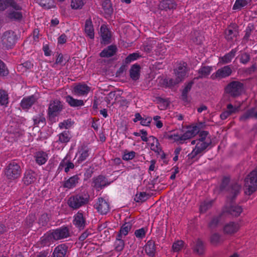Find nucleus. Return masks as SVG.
I'll return each mask as SVG.
<instances>
[{
    "mask_svg": "<svg viewBox=\"0 0 257 257\" xmlns=\"http://www.w3.org/2000/svg\"><path fill=\"white\" fill-rule=\"evenodd\" d=\"M200 128L198 125H194L188 127L187 130L182 135V140L183 143L186 140L191 139L198 134Z\"/></svg>",
    "mask_w": 257,
    "mask_h": 257,
    "instance_id": "nucleus-13",
    "label": "nucleus"
},
{
    "mask_svg": "<svg viewBox=\"0 0 257 257\" xmlns=\"http://www.w3.org/2000/svg\"><path fill=\"white\" fill-rule=\"evenodd\" d=\"M124 238L116 235L115 241L114 242V246L115 249L117 251L122 250L124 247V241L123 239Z\"/></svg>",
    "mask_w": 257,
    "mask_h": 257,
    "instance_id": "nucleus-44",
    "label": "nucleus"
},
{
    "mask_svg": "<svg viewBox=\"0 0 257 257\" xmlns=\"http://www.w3.org/2000/svg\"><path fill=\"white\" fill-rule=\"evenodd\" d=\"M73 224L79 230H82L85 228L86 221L82 211L79 210L74 215Z\"/></svg>",
    "mask_w": 257,
    "mask_h": 257,
    "instance_id": "nucleus-9",
    "label": "nucleus"
},
{
    "mask_svg": "<svg viewBox=\"0 0 257 257\" xmlns=\"http://www.w3.org/2000/svg\"><path fill=\"white\" fill-rule=\"evenodd\" d=\"M64 168V171L66 173L69 171L70 169H72L74 168V164L68 160L67 158H65L60 163L59 169L62 170Z\"/></svg>",
    "mask_w": 257,
    "mask_h": 257,
    "instance_id": "nucleus-37",
    "label": "nucleus"
},
{
    "mask_svg": "<svg viewBox=\"0 0 257 257\" xmlns=\"http://www.w3.org/2000/svg\"><path fill=\"white\" fill-rule=\"evenodd\" d=\"M51 232L55 240L63 239L70 236L69 230L66 226H62L53 230Z\"/></svg>",
    "mask_w": 257,
    "mask_h": 257,
    "instance_id": "nucleus-11",
    "label": "nucleus"
},
{
    "mask_svg": "<svg viewBox=\"0 0 257 257\" xmlns=\"http://www.w3.org/2000/svg\"><path fill=\"white\" fill-rule=\"evenodd\" d=\"M250 60V56L246 53H243L240 55V62L242 64H246Z\"/></svg>",
    "mask_w": 257,
    "mask_h": 257,
    "instance_id": "nucleus-62",
    "label": "nucleus"
},
{
    "mask_svg": "<svg viewBox=\"0 0 257 257\" xmlns=\"http://www.w3.org/2000/svg\"><path fill=\"white\" fill-rule=\"evenodd\" d=\"M35 157L36 163L40 165L44 164L48 159L47 153L44 152L36 153Z\"/></svg>",
    "mask_w": 257,
    "mask_h": 257,
    "instance_id": "nucleus-36",
    "label": "nucleus"
},
{
    "mask_svg": "<svg viewBox=\"0 0 257 257\" xmlns=\"http://www.w3.org/2000/svg\"><path fill=\"white\" fill-rule=\"evenodd\" d=\"M37 179V174L32 170H28L25 172L22 181L26 185H29L35 183Z\"/></svg>",
    "mask_w": 257,
    "mask_h": 257,
    "instance_id": "nucleus-16",
    "label": "nucleus"
},
{
    "mask_svg": "<svg viewBox=\"0 0 257 257\" xmlns=\"http://www.w3.org/2000/svg\"><path fill=\"white\" fill-rule=\"evenodd\" d=\"M146 232L147 230L145 228H141L135 231V235L137 238L142 239L145 236Z\"/></svg>",
    "mask_w": 257,
    "mask_h": 257,
    "instance_id": "nucleus-57",
    "label": "nucleus"
},
{
    "mask_svg": "<svg viewBox=\"0 0 257 257\" xmlns=\"http://www.w3.org/2000/svg\"><path fill=\"white\" fill-rule=\"evenodd\" d=\"M149 198V195L146 192H140L137 193L135 197L134 200L137 202H143Z\"/></svg>",
    "mask_w": 257,
    "mask_h": 257,
    "instance_id": "nucleus-49",
    "label": "nucleus"
},
{
    "mask_svg": "<svg viewBox=\"0 0 257 257\" xmlns=\"http://www.w3.org/2000/svg\"><path fill=\"white\" fill-rule=\"evenodd\" d=\"M159 108L161 110H165L167 108L170 104V101L168 99L163 98L161 97L158 98Z\"/></svg>",
    "mask_w": 257,
    "mask_h": 257,
    "instance_id": "nucleus-50",
    "label": "nucleus"
},
{
    "mask_svg": "<svg viewBox=\"0 0 257 257\" xmlns=\"http://www.w3.org/2000/svg\"><path fill=\"white\" fill-rule=\"evenodd\" d=\"M12 9L9 11L7 13V17L12 20H21L23 17L22 13L21 12L22 10V7L19 10L12 8Z\"/></svg>",
    "mask_w": 257,
    "mask_h": 257,
    "instance_id": "nucleus-24",
    "label": "nucleus"
},
{
    "mask_svg": "<svg viewBox=\"0 0 257 257\" xmlns=\"http://www.w3.org/2000/svg\"><path fill=\"white\" fill-rule=\"evenodd\" d=\"M94 207L98 213L102 215L106 214L110 210L109 203L102 198H98Z\"/></svg>",
    "mask_w": 257,
    "mask_h": 257,
    "instance_id": "nucleus-10",
    "label": "nucleus"
},
{
    "mask_svg": "<svg viewBox=\"0 0 257 257\" xmlns=\"http://www.w3.org/2000/svg\"><path fill=\"white\" fill-rule=\"evenodd\" d=\"M243 84L240 82L234 81L229 83L225 88L226 93L232 96L239 95L242 92Z\"/></svg>",
    "mask_w": 257,
    "mask_h": 257,
    "instance_id": "nucleus-6",
    "label": "nucleus"
},
{
    "mask_svg": "<svg viewBox=\"0 0 257 257\" xmlns=\"http://www.w3.org/2000/svg\"><path fill=\"white\" fill-rule=\"evenodd\" d=\"M225 38L227 40H231L236 36V32L231 29H227L225 31Z\"/></svg>",
    "mask_w": 257,
    "mask_h": 257,
    "instance_id": "nucleus-59",
    "label": "nucleus"
},
{
    "mask_svg": "<svg viewBox=\"0 0 257 257\" xmlns=\"http://www.w3.org/2000/svg\"><path fill=\"white\" fill-rule=\"evenodd\" d=\"M132 225L130 222H126L123 224L121 227L117 235L125 238V236L128 234V232L131 230Z\"/></svg>",
    "mask_w": 257,
    "mask_h": 257,
    "instance_id": "nucleus-39",
    "label": "nucleus"
},
{
    "mask_svg": "<svg viewBox=\"0 0 257 257\" xmlns=\"http://www.w3.org/2000/svg\"><path fill=\"white\" fill-rule=\"evenodd\" d=\"M253 29V27L251 25H248L245 30V34L243 39L247 40L251 35V32Z\"/></svg>",
    "mask_w": 257,
    "mask_h": 257,
    "instance_id": "nucleus-63",
    "label": "nucleus"
},
{
    "mask_svg": "<svg viewBox=\"0 0 257 257\" xmlns=\"http://www.w3.org/2000/svg\"><path fill=\"white\" fill-rule=\"evenodd\" d=\"M251 118H257V108L249 109L240 117L241 121H245Z\"/></svg>",
    "mask_w": 257,
    "mask_h": 257,
    "instance_id": "nucleus-33",
    "label": "nucleus"
},
{
    "mask_svg": "<svg viewBox=\"0 0 257 257\" xmlns=\"http://www.w3.org/2000/svg\"><path fill=\"white\" fill-rule=\"evenodd\" d=\"M65 100L69 105L72 107H78L84 105V103L82 100L75 99L70 95L66 96L65 97Z\"/></svg>",
    "mask_w": 257,
    "mask_h": 257,
    "instance_id": "nucleus-34",
    "label": "nucleus"
},
{
    "mask_svg": "<svg viewBox=\"0 0 257 257\" xmlns=\"http://www.w3.org/2000/svg\"><path fill=\"white\" fill-rule=\"evenodd\" d=\"M9 7L17 10L21 9V6L14 0H0V10L4 11Z\"/></svg>",
    "mask_w": 257,
    "mask_h": 257,
    "instance_id": "nucleus-21",
    "label": "nucleus"
},
{
    "mask_svg": "<svg viewBox=\"0 0 257 257\" xmlns=\"http://www.w3.org/2000/svg\"><path fill=\"white\" fill-rule=\"evenodd\" d=\"M194 83L193 81H190L187 83L183 90L182 96L183 99H186L187 97V94L190 91L192 86Z\"/></svg>",
    "mask_w": 257,
    "mask_h": 257,
    "instance_id": "nucleus-51",
    "label": "nucleus"
},
{
    "mask_svg": "<svg viewBox=\"0 0 257 257\" xmlns=\"http://www.w3.org/2000/svg\"><path fill=\"white\" fill-rule=\"evenodd\" d=\"M212 201H204L202 203L200 206V211L205 212L212 206Z\"/></svg>",
    "mask_w": 257,
    "mask_h": 257,
    "instance_id": "nucleus-54",
    "label": "nucleus"
},
{
    "mask_svg": "<svg viewBox=\"0 0 257 257\" xmlns=\"http://www.w3.org/2000/svg\"><path fill=\"white\" fill-rule=\"evenodd\" d=\"M73 123L71 120L67 119L59 123V126L61 129H68L72 125Z\"/></svg>",
    "mask_w": 257,
    "mask_h": 257,
    "instance_id": "nucleus-60",
    "label": "nucleus"
},
{
    "mask_svg": "<svg viewBox=\"0 0 257 257\" xmlns=\"http://www.w3.org/2000/svg\"><path fill=\"white\" fill-rule=\"evenodd\" d=\"M91 90V87L84 83H79L75 85L72 90V93L78 96L87 95Z\"/></svg>",
    "mask_w": 257,
    "mask_h": 257,
    "instance_id": "nucleus-12",
    "label": "nucleus"
},
{
    "mask_svg": "<svg viewBox=\"0 0 257 257\" xmlns=\"http://www.w3.org/2000/svg\"><path fill=\"white\" fill-rule=\"evenodd\" d=\"M84 32L86 35L91 39L94 38V30L91 18L87 19L85 23Z\"/></svg>",
    "mask_w": 257,
    "mask_h": 257,
    "instance_id": "nucleus-22",
    "label": "nucleus"
},
{
    "mask_svg": "<svg viewBox=\"0 0 257 257\" xmlns=\"http://www.w3.org/2000/svg\"><path fill=\"white\" fill-rule=\"evenodd\" d=\"M66 61H67L64 59L63 55H62L61 54H60L58 55V56L56 59V62L54 65L59 64V65H61V66H63L65 65V64L66 63Z\"/></svg>",
    "mask_w": 257,
    "mask_h": 257,
    "instance_id": "nucleus-61",
    "label": "nucleus"
},
{
    "mask_svg": "<svg viewBox=\"0 0 257 257\" xmlns=\"http://www.w3.org/2000/svg\"><path fill=\"white\" fill-rule=\"evenodd\" d=\"M189 70L190 68L186 62L180 63L174 70L176 76L175 79H170L167 82L168 86L169 87L174 86L183 81L188 76Z\"/></svg>",
    "mask_w": 257,
    "mask_h": 257,
    "instance_id": "nucleus-3",
    "label": "nucleus"
},
{
    "mask_svg": "<svg viewBox=\"0 0 257 257\" xmlns=\"http://www.w3.org/2000/svg\"><path fill=\"white\" fill-rule=\"evenodd\" d=\"M101 5L104 16L106 18L109 19L113 12L111 2L109 0H104Z\"/></svg>",
    "mask_w": 257,
    "mask_h": 257,
    "instance_id": "nucleus-20",
    "label": "nucleus"
},
{
    "mask_svg": "<svg viewBox=\"0 0 257 257\" xmlns=\"http://www.w3.org/2000/svg\"><path fill=\"white\" fill-rule=\"evenodd\" d=\"M252 0H236L232 7V10H240L241 9L250 5Z\"/></svg>",
    "mask_w": 257,
    "mask_h": 257,
    "instance_id": "nucleus-38",
    "label": "nucleus"
},
{
    "mask_svg": "<svg viewBox=\"0 0 257 257\" xmlns=\"http://www.w3.org/2000/svg\"><path fill=\"white\" fill-rule=\"evenodd\" d=\"M237 51V48L232 49L229 53L226 54L224 56L219 58L220 62L222 64H227L230 63L233 58L235 56Z\"/></svg>",
    "mask_w": 257,
    "mask_h": 257,
    "instance_id": "nucleus-32",
    "label": "nucleus"
},
{
    "mask_svg": "<svg viewBox=\"0 0 257 257\" xmlns=\"http://www.w3.org/2000/svg\"><path fill=\"white\" fill-rule=\"evenodd\" d=\"M90 196L87 192L71 196L68 199L67 204L73 210H77L86 205L89 201Z\"/></svg>",
    "mask_w": 257,
    "mask_h": 257,
    "instance_id": "nucleus-4",
    "label": "nucleus"
},
{
    "mask_svg": "<svg viewBox=\"0 0 257 257\" xmlns=\"http://www.w3.org/2000/svg\"><path fill=\"white\" fill-rule=\"evenodd\" d=\"M58 140L56 142L62 144H66L70 140V135L69 131H65L58 135Z\"/></svg>",
    "mask_w": 257,
    "mask_h": 257,
    "instance_id": "nucleus-40",
    "label": "nucleus"
},
{
    "mask_svg": "<svg viewBox=\"0 0 257 257\" xmlns=\"http://www.w3.org/2000/svg\"><path fill=\"white\" fill-rule=\"evenodd\" d=\"M55 239L53 238L52 232L47 233L43 236L40 240V243L43 246H49L53 244Z\"/></svg>",
    "mask_w": 257,
    "mask_h": 257,
    "instance_id": "nucleus-27",
    "label": "nucleus"
},
{
    "mask_svg": "<svg viewBox=\"0 0 257 257\" xmlns=\"http://www.w3.org/2000/svg\"><path fill=\"white\" fill-rule=\"evenodd\" d=\"M240 110V105L233 106L232 104L229 103L226 106V110L223 111L220 116L221 119H225L229 116L236 113Z\"/></svg>",
    "mask_w": 257,
    "mask_h": 257,
    "instance_id": "nucleus-14",
    "label": "nucleus"
},
{
    "mask_svg": "<svg viewBox=\"0 0 257 257\" xmlns=\"http://www.w3.org/2000/svg\"><path fill=\"white\" fill-rule=\"evenodd\" d=\"M37 2L39 5L47 9L53 8L54 4L53 0H37Z\"/></svg>",
    "mask_w": 257,
    "mask_h": 257,
    "instance_id": "nucleus-47",
    "label": "nucleus"
},
{
    "mask_svg": "<svg viewBox=\"0 0 257 257\" xmlns=\"http://www.w3.org/2000/svg\"><path fill=\"white\" fill-rule=\"evenodd\" d=\"M147 143L150 146L151 150L158 153H159L160 152H161L162 150L160 147L158 140L154 136H150L149 140Z\"/></svg>",
    "mask_w": 257,
    "mask_h": 257,
    "instance_id": "nucleus-25",
    "label": "nucleus"
},
{
    "mask_svg": "<svg viewBox=\"0 0 257 257\" xmlns=\"http://www.w3.org/2000/svg\"><path fill=\"white\" fill-rule=\"evenodd\" d=\"M21 169L20 165L15 162L10 163L5 169V175L8 179L14 180L20 176Z\"/></svg>",
    "mask_w": 257,
    "mask_h": 257,
    "instance_id": "nucleus-5",
    "label": "nucleus"
},
{
    "mask_svg": "<svg viewBox=\"0 0 257 257\" xmlns=\"http://www.w3.org/2000/svg\"><path fill=\"white\" fill-rule=\"evenodd\" d=\"M36 101V98L33 95L24 97L21 102V106L23 109H28L34 104Z\"/></svg>",
    "mask_w": 257,
    "mask_h": 257,
    "instance_id": "nucleus-26",
    "label": "nucleus"
},
{
    "mask_svg": "<svg viewBox=\"0 0 257 257\" xmlns=\"http://www.w3.org/2000/svg\"><path fill=\"white\" fill-rule=\"evenodd\" d=\"M240 225L238 223L230 222L225 224L223 227V232L226 234H232L236 233L239 229Z\"/></svg>",
    "mask_w": 257,
    "mask_h": 257,
    "instance_id": "nucleus-17",
    "label": "nucleus"
},
{
    "mask_svg": "<svg viewBox=\"0 0 257 257\" xmlns=\"http://www.w3.org/2000/svg\"><path fill=\"white\" fill-rule=\"evenodd\" d=\"M16 36L12 31L5 32L1 38V43L3 47L7 49L11 48L15 44Z\"/></svg>",
    "mask_w": 257,
    "mask_h": 257,
    "instance_id": "nucleus-7",
    "label": "nucleus"
},
{
    "mask_svg": "<svg viewBox=\"0 0 257 257\" xmlns=\"http://www.w3.org/2000/svg\"><path fill=\"white\" fill-rule=\"evenodd\" d=\"M184 242L182 240H177L172 245V249L175 252L180 251L183 247Z\"/></svg>",
    "mask_w": 257,
    "mask_h": 257,
    "instance_id": "nucleus-56",
    "label": "nucleus"
},
{
    "mask_svg": "<svg viewBox=\"0 0 257 257\" xmlns=\"http://www.w3.org/2000/svg\"><path fill=\"white\" fill-rule=\"evenodd\" d=\"M84 5V3L82 0L72 1L71 3V7L73 9H81Z\"/></svg>",
    "mask_w": 257,
    "mask_h": 257,
    "instance_id": "nucleus-55",
    "label": "nucleus"
},
{
    "mask_svg": "<svg viewBox=\"0 0 257 257\" xmlns=\"http://www.w3.org/2000/svg\"><path fill=\"white\" fill-rule=\"evenodd\" d=\"M68 251V246L65 243L57 246L54 249L52 257H65Z\"/></svg>",
    "mask_w": 257,
    "mask_h": 257,
    "instance_id": "nucleus-19",
    "label": "nucleus"
},
{
    "mask_svg": "<svg viewBox=\"0 0 257 257\" xmlns=\"http://www.w3.org/2000/svg\"><path fill=\"white\" fill-rule=\"evenodd\" d=\"M8 103V95L4 90H0V105H4Z\"/></svg>",
    "mask_w": 257,
    "mask_h": 257,
    "instance_id": "nucleus-52",
    "label": "nucleus"
},
{
    "mask_svg": "<svg viewBox=\"0 0 257 257\" xmlns=\"http://www.w3.org/2000/svg\"><path fill=\"white\" fill-rule=\"evenodd\" d=\"M48 221V218L46 214H43L41 216L39 219V223L42 226H45L46 225Z\"/></svg>",
    "mask_w": 257,
    "mask_h": 257,
    "instance_id": "nucleus-64",
    "label": "nucleus"
},
{
    "mask_svg": "<svg viewBox=\"0 0 257 257\" xmlns=\"http://www.w3.org/2000/svg\"><path fill=\"white\" fill-rule=\"evenodd\" d=\"M146 254L150 257H154L156 253L155 242L153 240H149L144 247Z\"/></svg>",
    "mask_w": 257,
    "mask_h": 257,
    "instance_id": "nucleus-28",
    "label": "nucleus"
},
{
    "mask_svg": "<svg viewBox=\"0 0 257 257\" xmlns=\"http://www.w3.org/2000/svg\"><path fill=\"white\" fill-rule=\"evenodd\" d=\"M34 124L36 126H44L46 124V119L43 114H38L33 117Z\"/></svg>",
    "mask_w": 257,
    "mask_h": 257,
    "instance_id": "nucleus-41",
    "label": "nucleus"
},
{
    "mask_svg": "<svg viewBox=\"0 0 257 257\" xmlns=\"http://www.w3.org/2000/svg\"><path fill=\"white\" fill-rule=\"evenodd\" d=\"M78 157L77 160L78 163L80 164L86 160L89 155V149L86 146H82L79 150Z\"/></svg>",
    "mask_w": 257,
    "mask_h": 257,
    "instance_id": "nucleus-23",
    "label": "nucleus"
},
{
    "mask_svg": "<svg viewBox=\"0 0 257 257\" xmlns=\"http://www.w3.org/2000/svg\"><path fill=\"white\" fill-rule=\"evenodd\" d=\"M140 67L139 65H134L130 69V76L134 80H138L140 77Z\"/></svg>",
    "mask_w": 257,
    "mask_h": 257,
    "instance_id": "nucleus-45",
    "label": "nucleus"
},
{
    "mask_svg": "<svg viewBox=\"0 0 257 257\" xmlns=\"http://www.w3.org/2000/svg\"><path fill=\"white\" fill-rule=\"evenodd\" d=\"M79 179L78 175H74L65 181L63 186L68 189L73 188L78 183Z\"/></svg>",
    "mask_w": 257,
    "mask_h": 257,
    "instance_id": "nucleus-30",
    "label": "nucleus"
},
{
    "mask_svg": "<svg viewBox=\"0 0 257 257\" xmlns=\"http://www.w3.org/2000/svg\"><path fill=\"white\" fill-rule=\"evenodd\" d=\"M223 241L221 235L217 233H214L211 235L210 237L211 243L214 245H217Z\"/></svg>",
    "mask_w": 257,
    "mask_h": 257,
    "instance_id": "nucleus-46",
    "label": "nucleus"
},
{
    "mask_svg": "<svg viewBox=\"0 0 257 257\" xmlns=\"http://www.w3.org/2000/svg\"><path fill=\"white\" fill-rule=\"evenodd\" d=\"M198 139L191 141V145H195V148L192 152L188 154L189 159H193L197 156H201L206 151L207 148L212 143L210 137L207 131H201L199 134Z\"/></svg>",
    "mask_w": 257,
    "mask_h": 257,
    "instance_id": "nucleus-2",
    "label": "nucleus"
},
{
    "mask_svg": "<svg viewBox=\"0 0 257 257\" xmlns=\"http://www.w3.org/2000/svg\"><path fill=\"white\" fill-rule=\"evenodd\" d=\"M167 138L174 142H179V144H183L182 140V134L178 133H173L167 136Z\"/></svg>",
    "mask_w": 257,
    "mask_h": 257,
    "instance_id": "nucleus-48",
    "label": "nucleus"
},
{
    "mask_svg": "<svg viewBox=\"0 0 257 257\" xmlns=\"http://www.w3.org/2000/svg\"><path fill=\"white\" fill-rule=\"evenodd\" d=\"M9 71L5 63L0 59V76H4L8 74Z\"/></svg>",
    "mask_w": 257,
    "mask_h": 257,
    "instance_id": "nucleus-58",
    "label": "nucleus"
},
{
    "mask_svg": "<svg viewBox=\"0 0 257 257\" xmlns=\"http://www.w3.org/2000/svg\"><path fill=\"white\" fill-rule=\"evenodd\" d=\"M94 187L97 189H101L102 187L108 185L106 178L103 176H99L94 179Z\"/></svg>",
    "mask_w": 257,
    "mask_h": 257,
    "instance_id": "nucleus-35",
    "label": "nucleus"
},
{
    "mask_svg": "<svg viewBox=\"0 0 257 257\" xmlns=\"http://www.w3.org/2000/svg\"><path fill=\"white\" fill-rule=\"evenodd\" d=\"M212 71V67L211 66H201L198 71L199 75L196 77V79H198L207 77L210 75Z\"/></svg>",
    "mask_w": 257,
    "mask_h": 257,
    "instance_id": "nucleus-29",
    "label": "nucleus"
},
{
    "mask_svg": "<svg viewBox=\"0 0 257 257\" xmlns=\"http://www.w3.org/2000/svg\"><path fill=\"white\" fill-rule=\"evenodd\" d=\"M116 50L117 48L115 46L110 45L103 49L100 53V56L101 57L108 58L113 56L115 54Z\"/></svg>",
    "mask_w": 257,
    "mask_h": 257,
    "instance_id": "nucleus-31",
    "label": "nucleus"
},
{
    "mask_svg": "<svg viewBox=\"0 0 257 257\" xmlns=\"http://www.w3.org/2000/svg\"><path fill=\"white\" fill-rule=\"evenodd\" d=\"M241 188V186L238 184H235L228 188L226 204L223 208V212H226L232 216H238L242 211L241 206L233 203V200L238 195Z\"/></svg>",
    "mask_w": 257,
    "mask_h": 257,
    "instance_id": "nucleus-1",
    "label": "nucleus"
},
{
    "mask_svg": "<svg viewBox=\"0 0 257 257\" xmlns=\"http://www.w3.org/2000/svg\"><path fill=\"white\" fill-rule=\"evenodd\" d=\"M176 7L173 0H164L160 4V7L165 10L175 9Z\"/></svg>",
    "mask_w": 257,
    "mask_h": 257,
    "instance_id": "nucleus-42",
    "label": "nucleus"
},
{
    "mask_svg": "<svg viewBox=\"0 0 257 257\" xmlns=\"http://www.w3.org/2000/svg\"><path fill=\"white\" fill-rule=\"evenodd\" d=\"M232 69L230 65H226L218 69L215 72L211 75L213 80L222 79L229 76L232 73Z\"/></svg>",
    "mask_w": 257,
    "mask_h": 257,
    "instance_id": "nucleus-8",
    "label": "nucleus"
},
{
    "mask_svg": "<svg viewBox=\"0 0 257 257\" xmlns=\"http://www.w3.org/2000/svg\"><path fill=\"white\" fill-rule=\"evenodd\" d=\"M62 105L59 100H55L50 102L48 108V114L55 116L61 110Z\"/></svg>",
    "mask_w": 257,
    "mask_h": 257,
    "instance_id": "nucleus-15",
    "label": "nucleus"
},
{
    "mask_svg": "<svg viewBox=\"0 0 257 257\" xmlns=\"http://www.w3.org/2000/svg\"><path fill=\"white\" fill-rule=\"evenodd\" d=\"M136 154V152L133 151L128 152L127 150H124L122 155V159L125 161L132 160L135 157Z\"/></svg>",
    "mask_w": 257,
    "mask_h": 257,
    "instance_id": "nucleus-53",
    "label": "nucleus"
},
{
    "mask_svg": "<svg viewBox=\"0 0 257 257\" xmlns=\"http://www.w3.org/2000/svg\"><path fill=\"white\" fill-rule=\"evenodd\" d=\"M101 43L108 44L110 43L111 33L105 25H102L100 29Z\"/></svg>",
    "mask_w": 257,
    "mask_h": 257,
    "instance_id": "nucleus-18",
    "label": "nucleus"
},
{
    "mask_svg": "<svg viewBox=\"0 0 257 257\" xmlns=\"http://www.w3.org/2000/svg\"><path fill=\"white\" fill-rule=\"evenodd\" d=\"M193 251L196 253L201 255L204 252V246L201 240L198 239L195 243L193 246Z\"/></svg>",
    "mask_w": 257,
    "mask_h": 257,
    "instance_id": "nucleus-43",
    "label": "nucleus"
}]
</instances>
